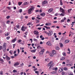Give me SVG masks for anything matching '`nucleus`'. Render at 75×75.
I'll list each match as a JSON object with an SVG mask.
<instances>
[{
	"instance_id": "f257e3e1",
	"label": "nucleus",
	"mask_w": 75,
	"mask_h": 75,
	"mask_svg": "<svg viewBox=\"0 0 75 75\" xmlns=\"http://www.w3.org/2000/svg\"><path fill=\"white\" fill-rule=\"evenodd\" d=\"M34 7H31L28 10V13L29 14H31V12L32 11H33L34 10Z\"/></svg>"
},
{
	"instance_id": "f03ea898",
	"label": "nucleus",
	"mask_w": 75,
	"mask_h": 75,
	"mask_svg": "<svg viewBox=\"0 0 75 75\" xmlns=\"http://www.w3.org/2000/svg\"><path fill=\"white\" fill-rule=\"evenodd\" d=\"M60 11L63 14H65V9L62 8L60 7Z\"/></svg>"
},
{
	"instance_id": "7ed1b4c3",
	"label": "nucleus",
	"mask_w": 75,
	"mask_h": 75,
	"mask_svg": "<svg viewBox=\"0 0 75 75\" xmlns=\"http://www.w3.org/2000/svg\"><path fill=\"white\" fill-rule=\"evenodd\" d=\"M36 35H38L39 32L37 30H35L33 32Z\"/></svg>"
},
{
	"instance_id": "20e7f679",
	"label": "nucleus",
	"mask_w": 75,
	"mask_h": 75,
	"mask_svg": "<svg viewBox=\"0 0 75 75\" xmlns=\"http://www.w3.org/2000/svg\"><path fill=\"white\" fill-rule=\"evenodd\" d=\"M53 34V33L52 32V31L51 30L49 31V32L48 36L50 37V36H51Z\"/></svg>"
},
{
	"instance_id": "39448f33",
	"label": "nucleus",
	"mask_w": 75,
	"mask_h": 75,
	"mask_svg": "<svg viewBox=\"0 0 75 75\" xmlns=\"http://www.w3.org/2000/svg\"><path fill=\"white\" fill-rule=\"evenodd\" d=\"M48 3L47 0H45L43 1L42 2V4L43 5V4H47Z\"/></svg>"
},
{
	"instance_id": "423d86ee",
	"label": "nucleus",
	"mask_w": 75,
	"mask_h": 75,
	"mask_svg": "<svg viewBox=\"0 0 75 75\" xmlns=\"http://www.w3.org/2000/svg\"><path fill=\"white\" fill-rule=\"evenodd\" d=\"M53 11V8H50L48 10V13H51Z\"/></svg>"
},
{
	"instance_id": "0eeeda50",
	"label": "nucleus",
	"mask_w": 75,
	"mask_h": 75,
	"mask_svg": "<svg viewBox=\"0 0 75 75\" xmlns=\"http://www.w3.org/2000/svg\"><path fill=\"white\" fill-rule=\"evenodd\" d=\"M19 64H20L18 62H16L14 64L13 66H14V67H16V66H18V65H19Z\"/></svg>"
},
{
	"instance_id": "6e6552de",
	"label": "nucleus",
	"mask_w": 75,
	"mask_h": 75,
	"mask_svg": "<svg viewBox=\"0 0 75 75\" xmlns=\"http://www.w3.org/2000/svg\"><path fill=\"white\" fill-rule=\"evenodd\" d=\"M44 51H45V50L44 49L42 50H41L40 54L41 55H42L43 54V52H44Z\"/></svg>"
},
{
	"instance_id": "1a4fd4ad",
	"label": "nucleus",
	"mask_w": 75,
	"mask_h": 75,
	"mask_svg": "<svg viewBox=\"0 0 75 75\" xmlns=\"http://www.w3.org/2000/svg\"><path fill=\"white\" fill-rule=\"evenodd\" d=\"M46 44L47 45H48L49 46H51V43L50 42L48 41L46 43Z\"/></svg>"
},
{
	"instance_id": "9d476101",
	"label": "nucleus",
	"mask_w": 75,
	"mask_h": 75,
	"mask_svg": "<svg viewBox=\"0 0 75 75\" xmlns=\"http://www.w3.org/2000/svg\"><path fill=\"white\" fill-rule=\"evenodd\" d=\"M2 50L4 52H6V47H2Z\"/></svg>"
},
{
	"instance_id": "9b49d317",
	"label": "nucleus",
	"mask_w": 75,
	"mask_h": 75,
	"mask_svg": "<svg viewBox=\"0 0 75 75\" xmlns=\"http://www.w3.org/2000/svg\"><path fill=\"white\" fill-rule=\"evenodd\" d=\"M40 16L42 17H44L45 16V13H43L40 14Z\"/></svg>"
},
{
	"instance_id": "f8f14e48",
	"label": "nucleus",
	"mask_w": 75,
	"mask_h": 75,
	"mask_svg": "<svg viewBox=\"0 0 75 75\" xmlns=\"http://www.w3.org/2000/svg\"><path fill=\"white\" fill-rule=\"evenodd\" d=\"M65 57H62L60 59L61 61H64V60H65Z\"/></svg>"
},
{
	"instance_id": "ddd939ff",
	"label": "nucleus",
	"mask_w": 75,
	"mask_h": 75,
	"mask_svg": "<svg viewBox=\"0 0 75 75\" xmlns=\"http://www.w3.org/2000/svg\"><path fill=\"white\" fill-rule=\"evenodd\" d=\"M53 63L52 61H51L48 64L47 66L48 67H50V65H51V64H52Z\"/></svg>"
},
{
	"instance_id": "4468645a",
	"label": "nucleus",
	"mask_w": 75,
	"mask_h": 75,
	"mask_svg": "<svg viewBox=\"0 0 75 75\" xmlns=\"http://www.w3.org/2000/svg\"><path fill=\"white\" fill-rule=\"evenodd\" d=\"M6 59L7 61H9L10 59V58L8 57V56H6Z\"/></svg>"
},
{
	"instance_id": "2eb2a0df",
	"label": "nucleus",
	"mask_w": 75,
	"mask_h": 75,
	"mask_svg": "<svg viewBox=\"0 0 75 75\" xmlns=\"http://www.w3.org/2000/svg\"><path fill=\"white\" fill-rule=\"evenodd\" d=\"M21 30L22 31H25V30L24 29V27L23 26L21 28Z\"/></svg>"
},
{
	"instance_id": "dca6fc26",
	"label": "nucleus",
	"mask_w": 75,
	"mask_h": 75,
	"mask_svg": "<svg viewBox=\"0 0 75 75\" xmlns=\"http://www.w3.org/2000/svg\"><path fill=\"white\" fill-rule=\"evenodd\" d=\"M70 41L69 40H65V43L67 44V43H68Z\"/></svg>"
},
{
	"instance_id": "f3484780",
	"label": "nucleus",
	"mask_w": 75,
	"mask_h": 75,
	"mask_svg": "<svg viewBox=\"0 0 75 75\" xmlns=\"http://www.w3.org/2000/svg\"><path fill=\"white\" fill-rule=\"evenodd\" d=\"M71 11H72V8L68 9L67 11H68V13H71Z\"/></svg>"
},
{
	"instance_id": "a211bd4d",
	"label": "nucleus",
	"mask_w": 75,
	"mask_h": 75,
	"mask_svg": "<svg viewBox=\"0 0 75 75\" xmlns=\"http://www.w3.org/2000/svg\"><path fill=\"white\" fill-rule=\"evenodd\" d=\"M16 39H17L16 38L13 39V40H12V42H15L16 41Z\"/></svg>"
},
{
	"instance_id": "6ab92c4d",
	"label": "nucleus",
	"mask_w": 75,
	"mask_h": 75,
	"mask_svg": "<svg viewBox=\"0 0 75 75\" xmlns=\"http://www.w3.org/2000/svg\"><path fill=\"white\" fill-rule=\"evenodd\" d=\"M52 53L53 54H56V51L55 50H53L52 51Z\"/></svg>"
},
{
	"instance_id": "aec40b11",
	"label": "nucleus",
	"mask_w": 75,
	"mask_h": 75,
	"mask_svg": "<svg viewBox=\"0 0 75 75\" xmlns=\"http://www.w3.org/2000/svg\"><path fill=\"white\" fill-rule=\"evenodd\" d=\"M7 45V44L6 43H4V45H3V47H6V45Z\"/></svg>"
},
{
	"instance_id": "412c9836",
	"label": "nucleus",
	"mask_w": 75,
	"mask_h": 75,
	"mask_svg": "<svg viewBox=\"0 0 75 75\" xmlns=\"http://www.w3.org/2000/svg\"><path fill=\"white\" fill-rule=\"evenodd\" d=\"M45 28H46V29H50V27H47L46 26H45L44 27Z\"/></svg>"
},
{
	"instance_id": "4be33fe9",
	"label": "nucleus",
	"mask_w": 75,
	"mask_h": 75,
	"mask_svg": "<svg viewBox=\"0 0 75 75\" xmlns=\"http://www.w3.org/2000/svg\"><path fill=\"white\" fill-rule=\"evenodd\" d=\"M69 75H74L73 74V73H72V72H69Z\"/></svg>"
},
{
	"instance_id": "5701e85b",
	"label": "nucleus",
	"mask_w": 75,
	"mask_h": 75,
	"mask_svg": "<svg viewBox=\"0 0 75 75\" xmlns=\"http://www.w3.org/2000/svg\"><path fill=\"white\" fill-rule=\"evenodd\" d=\"M9 53H10L11 55H12L13 53V51L11 50L9 51Z\"/></svg>"
},
{
	"instance_id": "b1692460",
	"label": "nucleus",
	"mask_w": 75,
	"mask_h": 75,
	"mask_svg": "<svg viewBox=\"0 0 75 75\" xmlns=\"http://www.w3.org/2000/svg\"><path fill=\"white\" fill-rule=\"evenodd\" d=\"M22 2H19L18 3V4L19 6H20L21 5V4H22Z\"/></svg>"
},
{
	"instance_id": "393cba45",
	"label": "nucleus",
	"mask_w": 75,
	"mask_h": 75,
	"mask_svg": "<svg viewBox=\"0 0 75 75\" xmlns=\"http://www.w3.org/2000/svg\"><path fill=\"white\" fill-rule=\"evenodd\" d=\"M62 54L63 55V56H64V57H65L66 56V53L65 52H63L62 53Z\"/></svg>"
},
{
	"instance_id": "a878e982",
	"label": "nucleus",
	"mask_w": 75,
	"mask_h": 75,
	"mask_svg": "<svg viewBox=\"0 0 75 75\" xmlns=\"http://www.w3.org/2000/svg\"><path fill=\"white\" fill-rule=\"evenodd\" d=\"M7 34H5V36H8V35H9V34H10V33H9L8 32H7L6 33Z\"/></svg>"
},
{
	"instance_id": "bb28decb",
	"label": "nucleus",
	"mask_w": 75,
	"mask_h": 75,
	"mask_svg": "<svg viewBox=\"0 0 75 75\" xmlns=\"http://www.w3.org/2000/svg\"><path fill=\"white\" fill-rule=\"evenodd\" d=\"M60 47H61V48H62V47H64V45H63V44H62V43H61L60 44Z\"/></svg>"
},
{
	"instance_id": "cd10ccee",
	"label": "nucleus",
	"mask_w": 75,
	"mask_h": 75,
	"mask_svg": "<svg viewBox=\"0 0 75 75\" xmlns=\"http://www.w3.org/2000/svg\"><path fill=\"white\" fill-rule=\"evenodd\" d=\"M36 51V50H35V49L34 50H31V52H35Z\"/></svg>"
},
{
	"instance_id": "c85d7f7f",
	"label": "nucleus",
	"mask_w": 75,
	"mask_h": 75,
	"mask_svg": "<svg viewBox=\"0 0 75 75\" xmlns=\"http://www.w3.org/2000/svg\"><path fill=\"white\" fill-rule=\"evenodd\" d=\"M0 62H4V60L3 59L0 58Z\"/></svg>"
},
{
	"instance_id": "c756f323",
	"label": "nucleus",
	"mask_w": 75,
	"mask_h": 75,
	"mask_svg": "<svg viewBox=\"0 0 75 75\" xmlns=\"http://www.w3.org/2000/svg\"><path fill=\"white\" fill-rule=\"evenodd\" d=\"M35 74H37V75H39V72L38 71H35Z\"/></svg>"
},
{
	"instance_id": "7c9ffc66",
	"label": "nucleus",
	"mask_w": 75,
	"mask_h": 75,
	"mask_svg": "<svg viewBox=\"0 0 75 75\" xmlns=\"http://www.w3.org/2000/svg\"><path fill=\"white\" fill-rule=\"evenodd\" d=\"M68 51L69 52H67L68 54H70L71 53V51H70V49H68Z\"/></svg>"
},
{
	"instance_id": "2f4dec72",
	"label": "nucleus",
	"mask_w": 75,
	"mask_h": 75,
	"mask_svg": "<svg viewBox=\"0 0 75 75\" xmlns=\"http://www.w3.org/2000/svg\"><path fill=\"white\" fill-rule=\"evenodd\" d=\"M72 64H67V66H69V67H71V66H72Z\"/></svg>"
},
{
	"instance_id": "473e14b6",
	"label": "nucleus",
	"mask_w": 75,
	"mask_h": 75,
	"mask_svg": "<svg viewBox=\"0 0 75 75\" xmlns=\"http://www.w3.org/2000/svg\"><path fill=\"white\" fill-rule=\"evenodd\" d=\"M56 72H57L56 71H53L51 72V73H52V74H56Z\"/></svg>"
},
{
	"instance_id": "72a5a7b5",
	"label": "nucleus",
	"mask_w": 75,
	"mask_h": 75,
	"mask_svg": "<svg viewBox=\"0 0 75 75\" xmlns=\"http://www.w3.org/2000/svg\"><path fill=\"white\" fill-rule=\"evenodd\" d=\"M54 54H53V53H51L50 54V57H53V56H54Z\"/></svg>"
},
{
	"instance_id": "f704fd0d",
	"label": "nucleus",
	"mask_w": 75,
	"mask_h": 75,
	"mask_svg": "<svg viewBox=\"0 0 75 75\" xmlns=\"http://www.w3.org/2000/svg\"><path fill=\"white\" fill-rule=\"evenodd\" d=\"M56 49L57 50H59V48L57 46L56 47Z\"/></svg>"
},
{
	"instance_id": "c9c22d12",
	"label": "nucleus",
	"mask_w": 75,
	"mask_h": 75,
	"mask_svg": "<svg viewBox=\"0 0 75 75\" xmlns=\"http://www.w3.org/2000/svg\"><path fill=\"white\" fill-rule=\"evenodd\" d=\"M70 34H71L72 35H74V33L72 32H70Z\"/></svg>"
},
{
	"instance_id": "e433bc0d",
	"label": "nucleus",
	"mask_w": 75,
	"mask_h": 75,
	"mask_svg": "<svg viewBox=\"0 0 75 75\" xmlns=\"http://www.w3.org/2000/svg\"><path fill=\"white\" fill-rule=\"evenodd\" d=\"M60 5L61 6H62V5L63 4V3H62V0L60 1Z\"/></svg>"
},
{
	"instance_id": "4c0bfd02",
	"label": "nucleus",
	"mask_w": 75,
	"mask_h": 75,
	"mask_svg": "<svg viewBox=\"0 0 75 75\" xmlns=\"http://www.w3.org/2000/svg\"><path fill=\"white\" fill-rule=\"evenodd\" d=\"M28 4L27 3V2H25L24 3V5H27V4Z\"/></svg>"
},
{
	"instance_id": "58836bf2",
	"label": "nucleus",
	"mask_w": 75,
	"mask_h": 75,
	"mask_svg": "<svg viewBox=\"0 0 75 75\" xmlns=\"http://www.w3.org/2000/svg\"><path fill=\"white\" fill-rule=\"evenodd\" d=\"M64 71H67V70H68V68L67 67H64Z\"/></svg>"
},
{
	"instance_id": "ea45409f",
	"label": "nucleus",
	"mask_w": 75,
	"mask_h": 75,
	"mask_svg": "<svg viewBox=\"0 0 75 75\" xmlns=\"http://www.w3.org/2000/svg\"><path fill=\"white\" fill-rule=\"evenodd\" d=\"M49 60V59L47 58V59H45V61H48Z\"/></svg>"
},
{
	"instance_id": "a19ab883",
	"label": "nucleus",
	"mask_w": 75,
	"mask_h": 75,
	"mask_svg": "<svg viewBox=\"0 0 75 75\" xmlns=\"http://www.w3.org/2000/svg\"><path fill=\"white\" fill-rule=\"evenodd\" d=\"M13 72L14 73H15V72H17V70H14L13 71Z\"/></svg>"
},
{
	"instance_id": "79ce46f5",
	"label": "nucleus",
	"mask_w": 75,
	"mask_h": 75,
	"mask_svg": "<svg viewBox=\"0 0 75 75\" xmlns=\"http://www.w3.org/2000/svg\"><path fill=\"white\" fill-rule=\"evenodd\" d=\"M31 22H29L27 24L28 25H31Z\"/></svg>"
},
{
	"instance_id": "37998d69",
	"label": "nucleus",
	"mask_w": 75,
	"mask_h": 75,
	"mask_svg": "<svg viewBox=\"0 0 75 75\" xmlns=\"http://www.w3.org/2000/svg\"><path fill=\"white\" fill-rule=\"evenodd\" d=\"M21 41H22V40H18V43H20V42H21Z\"/></svg>"
},
{
	"instance_id": "c03bdc74",
	"label": "nucleus",
	"mask_w": 75,
	"mask_h": 75,
	"mask_svg": "<svg viewBox=\"0 0 75 75\" xmlns=\"http://www.w3.org/2000/svg\"><path fill=\"white\" fill-rule=\"evenodd\" d=\"M65 73L64 71H63L62 73V75H65Z\"/></svg>"
},
{
	"instance_id": "a18cd8bd",
	"label": "nucleus",
	"mask_w": 75,
	"mask_h": 75,
	"mask_svg": "<svg viewBox=\"0 0 75 75\" xmlns=\"http://www.w3.org/2000/svg\"><path fill=\"white\" fill-rule=\"evenodd\" d=\"M59 70H60V72H63V69H59Z\"/></svg>"
},
{
	"instance_id": "49530a36",
	"label": "nucleus",
	"mask_w": 75,
	"mask_h": 75,
	"mask_svg": "<svg viewBox=\"0 0 75 75\" xmlns=\"http://www.w3.org/2000/svg\"><path fill=\"white\" fill-rule=\"evenodd\" d=\"M37 48H38V49H40L41 48V47L40 46H39L37 47Z\"/></svg>"
},
{
	"instance_id": "de8ad7c7",
	"label": "nucleus",
	"mask_w": 75,
	"mask_h": 75,
	"mask_svg": "<svg viewBox=\"0 0 75 75\" xmlns=\"http://www.w3.org/2000/svg\"><path fill=\"white\" fill-rule=\"evenodd\" d=\"M16 28H19V27H20V26L19 25H16Z\"/></svg>"
},
{
	"instance_id": "09e8293b",
	"label": "nucleus",
	"mask_w": 75,
	"mask_h": 75,
	"mask_svg": "<svg viewBox=\"0 0 75 75\" xmlns=\"http://www.w3.org/2000/svg\"><path fill=\"white\" fill-rule=\"evenodd\" d=\"M44 33H45V34H47V35H48V36L49 33H47L46 31H45Z\"/></svg>"
},
{
	"instance_id": "8fccbe9b",
	"label": "nucleus",
	"mask_w": 75,
	"mask_h": 75,
	"mask_svg": "<svg viewBox=\"0 0 75 75\" xmlns=\"http://www.w3.org/2000/svg\"><path fill=\"white\" fill-rule=\"evenodd\" d=\"M7 8L8 10H10V9H11V8L10 7L8 6L7 7Z\"/></svg>"
},
{
	"instance_id": "3c124183",
	"label": "nucleus",
	"mask_w": 75,
	"mask_h": 75,
	"mask_svg": "<svg viewBox=\"0 0 75 75\" xmlns=\"http://www.w3.org/2000/svg\"><path fill=\"white\" fill-rule=\"evenodd\" d=\"M10 37H7L6 38V39L8 40L9 39H10Z\"/></svg>"
},
{
	"instance_id": "603ef678",
	"label": "nucleus",
	"mask_w": 75,
	"mask_h": 75,
	"mask_svg": "<svg viewBox=\"0 0 75 75\" xmlns=\"http://www.w3.org/2000/svg\"><path fill=\"white\" fill-rule=\"evenodd\" d=\"M69 60L67 59L66 60V62L67 63H69Z\"/></svg>"
},
{
	"instance_id": "864d4df0",
	"label": "nucleus",
	"mask_w": 75,
	"mask_h": 75,
	"mask_svg": "<svg viewBox=\"0 0 75 75\" xmlns=\"http://www.w3.org/2000/svg\"><path fill=\"white\" fill-rule=\"evenodd\" d=\"M74 23H75V21L72 22V24H71V25H74V24H74Z\"/></svg>"
},
{
	"instance_id": "5fc2aeb1",
	"label": "nucleus",
	"mask_w": 75,
	"mask_h": 75,
	"mask_svg": "<svg viewBox=\"0 0 75 75\" xmlns=\"http://www.w3.org/2000/svg\"><path fill=\"white\" fill-rule=\"evenodd\" d=\"M67 23H68V22H70L71 21V20L69 19H68L67 21Z\"/></svg>"
},
{
	"instance_id": "6e6d98bb",
	"label": "nucleus",
	"mask_w": 75,
	"mask_h": 75,
	"mask_svg": "<svg viewBox=\"0 0 75 75\" xmlns=\"http://www.w3.org/2000/svg\"><path fill=\"white\" fill-rule=\"evenodd\" d=\"M42 9H40L39 11L40 13H42Z\"/></svg>"
},
{
	"instance_id": "4d7b16f0",
	"label": "nucleus",
	"mask_w": 75,
	"mask_h": 75,
	"mask_svg": "<svg viewBox=\"0 0 75 75\" xmlns=\"http://www.w3.org/2000/svg\"><path fill=\"white\" fill-rule=\"evenodd\" d=\"M60 16H64V14H63L62 13H61Z\"/></svg>"
},
{
	"instance_id": "13d9d810",
	"label": "nucleus",
	"mask_w": 75,
	"mask_h": 75,
	"mask_svg": "<svg viewBox=\"0 0 75 75\" xmlns=\"http://www.w3.org/2000/svg\"><path fill=\"white\" fill-rule=\"evenodd\" d=\"M10 23V21H7L6 22L7 24H8V23Z\"/></svg>"
},
{
	"instance_id": "bf43d9fd",
	"label": "nucleus",
	"mask_w": 75,
	"mask_h": 75,
	"mask_svg": "<svg viewBox=\"0 0 75 75\" xmlns=\"http://www.w3.org/2000/svg\"><path fill=\"white\" fill-rule=\"evenodd\" d=\"M32 20H34L35 19V17H32Z\"/></svg>"
},
{
	"instance_id": "052dcab7",
	"label": "nucleus",
	"mask_w": 75,
	"mask_h": 75,
	"mask_svg": "<svg viewBox=\"0 0 75 75\" xmlns=\"http://www.w3.org/2000/svg\"><path fill=\"white\" fill-rule=\"evenodd\" d=\"M67 19V18L65 17H64L63 19L64 21H65Z\"/></svg>"
},
{
	"instance_id": "680f3d73",
	"label": "nucleus",
	"mask_w": 75,
	"mask_h": 75,
	"mask_svg": "<svg viewBox=\"0 0 75 75\" xmlns=\"http://www.w3.org/2000/svg\"><path fill=\"white\" fill-rule=\"evenodd\" d=\"M10 18V16H7V19H8V18Z\"/></svg>"
},
{
	"instance_id": "e2e57ef3",
	"label": "nucleus",
	"mask_w": 75,
	"mask_h": 75,
	"mask_svg": "<svg viewBox=\"0 0 75 75\" xmlns=\"http://www.w3.org/2000/svg\"><path fill=\"white\" fill-rule=\"evenodd\" d=\"M38 30H41V27L39 28H38Z\"/></svg>"
},
{
	"instance_id": "0e129e2a",
	"label": "nucleus",
	"mask_w": 75,
	"mask_h": 75,
	"mask_svg": "<svg viewBox=\"0 0 75 75\" xmlns=\"http://www.w3.org/2000/svg\"><path fill=\"white\" fill-rule=\"evenodd\" d=\"M57 69H58V68H57V67L55 68V71H57Z\"/></svg>"
},
{
	"instance_id": "69168bd1",
	"label": "nucleus",
	"mask_w": 75,
	"mask_h": 75,
	"mask_svg": "<svg viewBox=\"0 0 75 75\" xmlns=\"http://www.w3.org/2000/svg\"><path fill=\"white\" fill-rule=\"evenodd\" d=\"M17 51L18 52V53H19V52H20V50L19 49H18Z\"/></svg>"
},
{
	"instance_id": "338daca9",
	"label": "nucleus",
	"mask_w": 75,
	"mask_h": 75,
	"mask_svg": "<svg viewBox=\"0 0 75 75\" xmlns=\"http://www.w3.org/2000/svg\"><path fill=\"white\" fill-rule=\"evenodd\" d=\"M21 12H22V10L21 9L20 10V11H19V13H21Z\"/></svg>"
},
{
	"instance_id": "774afa93",
	"label": "nucleus",
	"mask_w": 75,
	"mask_h": 75,
	"mask_svg": "<svg viewBox=\"0 0 75 75\" xmlns=\"http://www.w3.org/2000/svg\"><path fill=\"white\" fill-rule=\"evenodd\" d=\"M0 74L1 75H3V71H1L0 72Z\"/></svg>"
}]
</instances>
